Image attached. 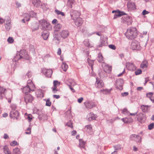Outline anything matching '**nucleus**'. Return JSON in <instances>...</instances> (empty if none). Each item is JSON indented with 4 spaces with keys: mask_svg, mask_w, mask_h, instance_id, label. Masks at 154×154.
Masks as SVG:
<instances>
[{
    "mask_svg": "<svg viewBox=\"0 0 154 154\" xmlns=\"http://www.w3.org/2000/svg\"><path fill=\"white\" fill-rule=\"evenodd\" d=\"M22 59L27 60L29 59V55L27 54L26 51L24 49L21 50L19 52L18 51L13 60L17 61Z\"/></svg>",
    "mask_w": 154,
    "mask_h": 154,
    "instance_id": "nucleus-1",
    "label": "nucleus"
},
{
    "mask_svg": "<svg viewBox=\"0 0 154 154\" xmlns=\"http://www.w3.org/2000/svg\"><path fill=\"white\" fill-rule=\"evenodd\" d=\"M70 13L72 18H76L75 22V24L78 26L82 25L83 23V20L82 18L79 17L80 15L79 13L76 11L71 10Z\"/></svg>",
    "mask_w": 154,
    "mask_h": 154,
    "instance_id": "nucleus-2",
    "label": "nucleus"
},
{
    "mask_svg": "<svg viewBox=\"0 0 154 154\" xmlns=\"http://www.w3.org/2000/svg\"><path fill=\"white\" fill-rule=\"evenodd\" d=\"M125 34L128 39L132 40L136 37L137 35V29L133 27L128 29Z\"/></svg>",
    "mask_w": 154,
    "mask_h": 154,
    "instance_id": "nucleus-3",
    "label": "nucleus"
},
{
    "mask_svg": "<svg viewBox=\"0 0 154 154\" xmlns=\"http://www.w3.org/2000/svg\"><path fill=\"white\" fill-rule=\"evenodd\" d=\"M35 88V85L33 84L32 81L30 80H29L27 81V85L23 88V92L25 94H27L30 92V91H34Z\"/></svg>",
    "mask_w": 154,
    "mask_h": 154,
    "instance_id": "nucleus-4",
    "label": "nucleus"
},
{
    "mask_svg": "<svg viewBox=\"0 0 154 154\" xmlns=\"http://www.w3.org/2000/svg\"><path fill=\"white\" fill-rule=\"evenodd\" d=\"M102 66L104 69V70L102 71L101 72H99L98 75L100 78H103L104 77L107 76V74L105 70L110 71H111V67L106 63H102Z\"/></svg>",
    "mask_w": 154,
    "mask_h": 154,
    "instance_id": "nucleus-5",
    "label": "nucleus"
},
{
    "mask_svg": "<svg viewBox=\"0 0 154 154\" xmlns=\"http://www.w3.org/2000/svg\"><path fill=\"white\" fill-rule=\"evenodd\" d=\"M131 48L133 50H140L141 48L140 44L138 42L134 41L132 42L131 44Z\"/></svg>",
    "mask_w": 154,
    "mask_h": 154,
    "instance_id": "nucleus-6",
    "label": "nucleus"
},
{
    "mask_svg": "<svg viewBox=\"0 0 154 154\" xmlns=\"http://www.w3.org/2000/svg\"><path fill=\"white\" fill-rule=\"evenodd\" d=\"M130 139L131 140H133L137 142H140L141 141V137L138 135L132 134L130 137Z\"/></svg>",
    "mask_w": 154,
    "mask_h": 154,
    "instance_id": "nucleus-7",
    "label": "nucleus"
},
{
    "mask_svg": "<svg viewBox=\"0 0 154 154\" xmlns=\"http://www.w3.org/2000/svg\"><path fill=\"white\" fill-rule=\"evenodd\" d=\"M107 38L106 36L101 35L100 37V43L98 46L99 47H101L106 45L107 44Z\"/></svg>",
    "mask_w": 154,
    "mask_h": 154,
    "instance_id": "nucleus-8",
    "label": "nucleus"
},
{
    "mask_svg": "<svg viewBox=\"0 0 154 154\" xmlns=\"http://www.w3.org/2000/svg\"><path fill=\"white\" fill-rule=\"evenodd\" d=\"M6 23H5V28L7 31H9L11 27V20L10 18L8 17L5 21Z\"/></svg>",
    "mask_w": 154,
    "mask_h": 154,
    "instance_id": "nucleus-9",
    "label": "nucleus"
},
{
    "mask_svg": "<svg viewBox=\"0 0 154 154\" xmlns=\"http://www.w3.org/2000/svg\"><path fill=\"white\" fill-rule=\"evenodd\" d=\"M42 72L45 74L46 77H50L52 73V71L51 69H43L42 70Z\"/></svg>",
    "mask_w": 154,
    "mask_h": 154,
    "instance_id": "nucleus-10",
    "label": "nucleus"
},
{
    "mask_svg": "<svg viewBox=\"0 0 154 154\" xmlns=\"http://www.w3.org/2000/svg\"><path fill=\"white\" fill-rule=\"evenodd\" d=\"M69 32L67 30H63L60 32V35L61 37L65 39L69 36Z\"/></svg>",
    "mask_w": 154,
    "mask_h": 154,
    "instance_id": "nucleus-11",
    "label": "nucleus"
},
{
    "mask_svg": "<svg viewBox=\"0 0 154 154\" xmlns=\"http://www.w3.org/2000/svg\"><path fill=\"white\" fill-rule=\"evenodd\" d=\"M96 80L95 85L98 88H102L104 85V83L102 81L97 77L96 78Z\"/></svg>",
    "mask_w": 154,
    "mask_h": 154,
    "instance_id": "nucleus-12",
    "label": "nucleus"
},
{
    "mask_svg": "<svg viewBox=\"0 0 154 154\" xmlns=\"http://www.w3.org/2000/svg\"><path fill=\"white\" fill-rule=\"evenodd\" d=\"M34 98L30 94H28L25 96L24 101L26 104L29 103H31L33 100Z\"/></svg>",
    "mask_w": 154,
    "mask_h": 154,
    "instance_id": "nucleus-13",
    "label": "nucleus"
},
{
    "mask_svg": "<svg viewBox=\"0 0 154 154\" xmlns=\"http://www.w3.org/2000/svg\"><path fill=\"white\" fill-rule=\"evenodd\" d=\"M126 67L130 71H134L136 69V67L133 63H128L126 65Z\"/></svg>",
    "mask_w": 154,
    "mask_h": 154,
    "instance_id": "nucleus-14",
    "label": "nucleus"
},
{
    "mask_svg": "<svg viewBox=\"0 0 154 154\" xmlns=\"http://www.w3.org/2000/svg\"><path fill=\"white\" fill-rule=\"evenodd\" d=\"M84 104L86 107L89 109L92 108L95 106L94 103L92 101H88L85 102Z\"/></svg>",
    "mask_w": 154,
    "mask_h": 154,
    "instance_id": "nucleus-15",
    "label": "nucleus"
},
{
    "mask_svg": "<svg viewBox=\"0 0 154 154\" xmlns=\"http://www.w3.org/2000/svg\"><path fill=\"white\" fill-rule=\"evenodd\" d=\"M123 83V80L121 79H119L116 80L115 82L116 87L118 88H119V87L122 88Z\"/></svg>",
    "mask_w": 154,
    "mask_h": 154,
    "instance_id": "nucleus-16",
    "label": "nucleus"
},
{
    "mask_svg": "<svg viewBox=\"0 0 154 154\" xmlns=\"http://www.w3.org/2000/svg\"><path fill=\"white\" fill-rule=\"evenodd\" d=\"M127 7L128 10L130 11L134 10L136 8L134 2H129L128 3Z\"/></svg>",
    "mask_w": 154,
    "mask_h": 154,
    "instance_id": "nucleus-17",
    "label": "nucleus"
},
{
    "mask_svg": "<svg viewBox=\"0 0 154 154\" xmlns=\"http://www.w3.org/2000/svg\"><path fill=\"white\" fill-rule=\"evenodd\" d=\"M18 112L15 110H13L11 111L10 115L11 118H16L19 116Z\"/></svg>",
    "mask_w": 154,
    "mask_h": 154,
    "instance_id": "nucleus-18",
    "label": "nucleus"
},
{
    "mask_svg": "<svg viewBox=\"0 0 154 154\" xmlns=\"http://www.w3.org/2000/svg\"><path fill=\"white\" fill-rule=\"evenodd\" d=\"M49 34V32L48 30H45L42 32V36L43 38L47 40Z\"/></svg>",
    "mask_w": 154,
    "mask_h": 154,
    "instance_id": "nucleus-19",
    "label": "nucleus"
},
{
    "mask_svg": "<svg viewBox=\"0 0 154 154\" xmlns=\"http://www.w3.org/2000/svg\"><path fill=\"white\" fill-rule=\"evenodd\" d=\"M6 89L0 86V99H2L5 96V91Z\"/></svg>",
    "mask_w": 154,
    "mask_h": 154,
    "instance_id": "nucleus-20",
    "label": "nucleus"
},
{
    "mask_svg": "<svg viewBox=\"0 0 154 154\" xmlns=\"http://www.w3.org/2000/svg\"><path fill=\"white\" fill-rule=\"evenodd\" d=\"M150 107V106L149 105H142L140 106V108L143 112H147L149 110L148 108Z\"/></svg>",
    "mask_w": 154,
    "mask_h": 154,
    "instance_id": "nucleus-21",
    "label": "nucleus"
},
{
    "mask_svg": "<svg viewBox=\"0 0 154 154\" xmlns=\"http://www.w3.org/2000/svg\"><path fill=\"white\" fill-rule=\"evenodd\" d=\"M125 14V13L124 12L118 11L117 13H116L114 15L113 17V19H116V18L120 17L121 16Z\"/></svg>",
    "mask_w": 154,
    "mask_h": 154,
    "instance_id": "nucleus-22",
    "label": "nucleus"
},
{
    "mask_svg": "<svg viewBox=\"0 0 154 154\" xmlns=\"http://www.w3.org/2000/svg\"><path fill=\"white\" fill-rule=\"evenodd\" d=\"M32 2L34 6L36 7H39L40 6V0H32Z\"/></svg>",
    "mask_w": 154,
    "mask_h": 154,
    "instance_id": "nucleus-23",
    "label": "nucleus"
},
{
    "mask_svg": "<svg viewBox=\"0 0 154 154\" xmlns=\"http://www.w3.org/2000/svg\"><path fill=\"white\" fill-rule=\"evenodd\" d=\"M79 147L81 148H84L85 149V142L82 139H79Z\"/></svg>",
    "mask_w": 154,
    "mask_h": 154,
    "instance_id": "nucleus-24",
    "label": "nucleus"
},
{
    "mask_svg": "<svg viewBox=\"0 0 154 154\" xmlns=\"http://www.w3.org/2000/svg\"><path fill=\"white\" fill-rule=\"evenodd\" d=\"M148 61L146 60H144L140 64V67L141 68H147L148 67Z\"/></svg>",
    "mask_w": 154,
    "mask_h": 154,
    "instance_id": "nucleus-25",
    "label": "nucleus"
},
{
    "mask_svg": "<svg viewBox=\"0 0 154 154\" xmlns=\"http://www.w3.org/2000/svg\"><path fill=\"white\" fill-rule=\"evenodd\" d=\"M97 60L99 63H103L104 62L103 58L101 53H98Z\"/></svg>",
    "mask_w": 154,
    "mask_h": 154,
    "instance_id": "nucleus-26",
    "label": "nucleus"
},
{
    "mask_svg": "<svg viewBox=\"0 0 154 154\" xmlns=\"http://www.w3.org/2000/svg\"><path fill=\"white\" fill-rule=\"evenodd\" d=\"M85 129V130L89 133H91L92 132L93 129L91 125H86Z\"/></svg>",
    "mask_w": 154,
    "mask_h": 154,
    "instance_id": "nucleus-27",
    "label": "nucleus"
},
{
    "mask_svg": "<svg viewBox=\"0 0 154 154\" xmlns=\"http://www.w3.org/2000/svg\"><path fill=\"white\" fill-rule=\"evenodd\" d=\"M89 117L88 118V119L89 121L95 120L97 117V116L91 113L89 114Z\"/></svg>",
    "mask_w": 154,
    "mask_h": 154,
    "instance_id": "nucleus-28",
    "label": "nucleus"
},
{
    "mask_svg": "<svg viewBox=\"0 0 154 154\" xmlns=\"http://www.w3.org/2000/svg\"><path fill=\"white\" fill-rule=\"evenodd\" d=\"M38 119L41 120H45L48 119V116L45 114H42L38 116Z\"/></svg>",
    "mask_w": 154,
    "mask_h": 154,
    "instance_id": "nucleus-29",
    "label": "nucleus"
},
{
    "mask_svg": "<svg viewBox=\"0 0 154 154\" xmlns=\"http://www.w3.org/2000/svg\"><path fill=\"white\" fill-rule=\"evenodd\" d=\"M47 22L44 19L41 20L39 21L40 24L42 26V28H41L42 29L43 28L45 27V26Z\"/></svg>",
    "mask_w": 154,
    "mask_h": 154,
    "instance_id": "nucleus-30",
    "label": "nucleus"
},
{
    "mask_svg": "<svg viewBox=\"0 0 154 154\" xmlns=\"http://www.w3.org/2000/svg\"><path fill=\"white\" fill-rule=\"evenodd\" d=\"M54 28L55 31H58L62 28V25L59 23L57 24L54 26Z\"/></svg>",
    "mask_w": 154,
    "mask_h": 154,
    "instance_id": "nucleus-31",
    "label": "nucleus"
},
{
    "mask_svg": "<svg viewBox=\"0 0 154 154\" xmlns=\"http://www.w3.org/2000/svg\"><path fill=\"white\" fill-rule=\"evenodd\" d=\"M122 120L125 123H129L133 121V119L130 118L129 120V119L126 118H122Z\"/></svg>",
    "mask_w": 154,
    "mask_h": 154,
    "instance_id": "nucleus-32",
    "label": "nucleus"
},
{
    "mask_svg": "<svg viewBox=\"0 0 154 154\" xmlns=\"http://www.w3.org/2000/svg\"><path fill=\"white\" fill-rule=\"evenodd\" d=\"M4 152L5 154H11L7 146H5L3 148Z\"/></svg>",
    "mask_w": 154,
    "mask_h": 154,
    "instance_id": "nucleus-33",
    "label": "nucleus"
},
{
    "mask_svg": "<svg viewBox=\"0 0 154 154\" xmlns=\"http://www.w3.org/2000/svg\"><path fill=\"white\" fill-rule=\"evenodd\" d=\"M124 18V20L128 23H131L132 22V18L130 16H127Z\"/></svg>",
    "mask_w": 154,
    "mask_h": 154,
    "instance_id": "nucleus-34",
    "label": "nucleus"
},
{
    "mask_svg": "<svg viewBox=\"0 0 154 154\" xmlns=\"http://www.w3.org/2000/svg\"><path fill=\"white\" fill-rule=\"evenodd\" d=\"M21 153L20 149L17 147L13 149L12 154H20Z\"/></svg>",
    "mask_w": 154,
    "mask_h": 154,
    "instance_id": "nucleus-35",
    "label": "nucleus"
},
{
    "mask_svg": "<svg viewBox=\"0 0 154 154\" xmlns=\"http://www.w3.org/2000/svg\"><path fill=\"white\" fill-rule=\"evenodd\" d=\"M39 28V26L36 23H34L32 26V29L33 31H35L38 29Z\"/></svg>",
    "mask_w": 154,
    "mask_h": 154,
    "instance_id": "nucleus-36",
    "label": "nucleus"
},
{
    "mask_svg": "<svg viewBox=\"0 0 154 154\" xmlns=\"http://www.w3.org/2000/svg\"><path fill=\"white\" fill-rule=\"evenodd\" d=\"M23 16L25 20L26 21H29V20L30 17L29 14L27 13H25L23 14Z\"/></svg>",
    "mask_w": 154,
    "mask_h": 154,
    "instance_id": "nucleus-37",
    "label": "nucleus"
},
{
    "mask_svg": "<svg viewBox=\"0 0 154 154\" xmlns=\"http://www.w3.org/2000/svg\"><path fill=\"white\" fill-rule=\"evenodd\" d=\"M68 65L65 63L63 62L62 64V67L63 71H66L68 68Z\"/></svg>",
    "mask_w": 154,
    "mask_h": 154,
    "instance_id": "nucleus-38",
    "label": "nucleus"
},
{
    "mask_svg": "<svg viewBox=\"0 0 154 154\" xmlns=\"http://www.w3.org/2000/svg\"><path fill=\"white\" fill-rule=\"evenodd\" d=\"M50 29V24L48 23L47 22L46 23V24L45 26V27L43 28L42 29H43L45 30H49V29Z\"/></svg>",
    "mask_w": 154,
    "mask_h": 154,
    "instance_id": "nucleus-39",
    "label": "nucleus"
},
{
    "mask_svg": "<svg viewBox=\"0 0 154 154\" xmlns=\"http://www.w3.org/2000/svg\"><path fill=\"white\" fill-rule=\"evenodd\" d=\"M54 86L52 88H57L58 86L60 85V82L57 81H54L53 82Z\"/></svg>",
    "mask_w": 154,
    "mask_h": 154,
    "instance_id": "nucleus-40",
    "label": "nucleus"
},
{
    "mask_svg": "<svg viewBox=\"0 0 154 154\" xmlns=\"http://www.w3.org/2000/svg\"><path fill=\"white\" fill-rule=\"evenodd\" d=\"M43 90H40L38 91V97H44L43 91Z\"/></svg>",
    "mask_w": 154,
    "mask_h": 154,
    "instance_id": "nucleus-41",
    "label": "nucleus"
},
{
    "mask_svg": "<svg viewBox=\"0 0 154 154\" xmlns=\"http://www.w3.org/2000/svg\"><path fill=\"white\" fill-rule=\"evenodd\" d=\"M112 90V89H106L105 90H101V91H103V93H104L106 94H109L111 91Z\"/></svg>",
    "mask_w": 154,
    "mask_h": 154,
    "instance_id": "nucleus-42",
    "label": "nucleus"
},
{
    "mask_svg": "<svg viewBox=\"0 0 154 154\" xmlns=\"http://www.w3.org/2000/svg\"><path fill=\"white\" fill-rule=\"evenodd\" d=\"M25 115H26L27 116V117L26 118H27L29 122H30L32 120V116L31 114H28L27 113H25Z\"/></svg>",
    "mask_w": 154,
    "mask_h": 154,
    "instance_id": "nucleus-43",
    "label": "nucleus"
},
{
    "mask_svg": "<svg viewBox=\"0 0 154 154\" xmlns=\"http://www.w3.org/2000/svg\"><path fill=\"white\" fill-rule=\"evenodd\" d=\"M69 82L70 84L69 85H71V86H74L76 85L75 81L73 79L69 80Z\"/></svg>",
    "mask_w": 154,
    "mask_h": 154,
    "instance_id": "nucleus-44",
    "label": "nucleus"
},
{
    "mask_svg": "<svg viewBox=\"0 0 154 154\" xmlns=\"http://www.w3.org/2000/svg\"><path fill=\"white\" fill-rule=\"evenodd\" d=\"M29 15L31 17H36V14L33 11H31L29 12Z\"/></svg>",
    "mask_w": 154,
    "mask_h": 154,
    "instance_id": "nucleus-45",
    "label": "nucleus"
},
{
    "mask_svg": "<svg viewBox=\"0 0 154 154\" xmlns=\"http://www.w3.org/2000/svg\"><path fill=\"white\" fill-rule=\"evenodd\" d=\"M73 0H68L67 3L68 7L70 8H72V4Z\"/></svg>",
    "mask_w": 154,
    "mask_h": 154,
    "instance_id": "nucleus-46",
    "label": "nucleus"
},
{
    "mask_svg": "<svg viewBox=\"0 0 154 154\" xmlns=\"http://www.w3.org/2000/svg\"><path fill=\"white\" fill-rule=\"evenodd\" d=\"M137 119L138 121H139L140 122H143V115H139L138 116V117L137 118Z\"/></svg>",
    "mask_w": 154,
    "mask_h": 154,
    "instance_id": "nucleus-47",
    "label": "nucleus"
},
{
    "mask_svg": "<svg viewBox=\"0 0 154 154\" xmlns=\"http://www.w3.org/2000/svg\"><path fill=\"white\" fill-rule=\"evenodd\" d=\"M154 127V124L153 123H150L148 125V128L149 130L152 129Z\"/></svg>",
    "mask_w": 154,
    "mask_h": 154,
    "instance_id": "nucleus-48",
    "label": "nucleus"
},
{
    "mask_svg": "<svg viewBox=\"0 0 154 154\" xmlns=\"http://www.w3.org/2000/svg\"><path fill=\"white\" fill-rule=\"evenodd\" d=\"M51 103L50 100V99H47L46 101V105L48 106H50L51 105Z\"/></svg>",
    "mask_w": 154,
    "mask_h": 154,
    "instance_id": "nucleus-49",
    "label": "nucleus"
},
{
    "mask_svg": "<svg viewBox=\"0 0 154 154\" xmlns=\"http://www.w3.org/2000/svg\"><path fill=\"white\" fill-rule=\"evenodd\" d=\"M18 143L16 141H13L10 143V145L12 146H14L16 145H18Z\"/></svg>",
    "mask_w": 154,
    "mask_h": 154,
    "instance_id": "nucleus-50",
    "label": "nucleus"
},
{
    "mask_svg": "<svg viewBox=\"0 0 154 154\" xmlns=\"http://www.w3.org/2000/svg\"><path fill=\"white\" fill-rule=\"evenodd\" d=\"M153 95V93L152 92H149L146 94V97H149L150 99L152 97Z\"/></svg>",
    "mask_w": 154,
    "mask_h": 154,
    "instance_id": "nucleus-51",
    "label": "nucleus"
},
{
    "mask_svg": "<svg viewBox=\"0 0 154 154\" xmlns=\"http://www.w3.org/2000/svg\"><path fill=\"white\" fill-rule=\"evenodd\" d=\"M72 123V122L70 121L69 122H67L66 124V125L68 126V127L71 128H73Z\"/></svg>",
    "mask_w": 154,
    "mask_h": 154,
    "instance_id": "nucleus-52",
    "label": "nucleus"
},
{
    "mask_svg": "<svg viewBox=\"0 0 154 154\" xmlns=\"http://www.w3.org/2000/svg\"><path fill=\"white\" fill-rule=\"evenodd\" d=\"M53 40L57 43H59L60 42L59 39L56 36L54 37Z\"/></svg>",
    "mask_w": 154,
    "mask_h": 154,
    "instance_id": "nucleus-53",
    "label": "nucleus"
},
{
    "mask_svg": "<svg viewBox=\"0 0 154 154\" xmlns=\"http://www.w3.org/2000/svg\"><path fill=\"white\" fill-rule=\"evenodd\" d=\"M142 72V71L140 69H138L135 72V73L136 75L140 74Z\"/></svg>",
    "mask_w": 154,
    "mask_h": 154,
    "instance_id": "nucleus-54",
    "label": "nucleus"
},
{
    "mask_svg": "<svg viewBox=\"0 0 154 154\" xmlns=\"http://www.w3.org/2000/svg\"><path fill=\"white\" fill-rule=\"evenodd\" d=\"M7 41L8 42L10 43H12L14 42L13 38L11 37H9Z\"/></svg>",
    "mask_w": 154,
    "mask_h": 154,
    "instance_id": "nucleus-55",
    "label": "nucleus"
},
{
    "mask_svg": "<svg viewBox=\"0 0 154 154\" xmlns=\"http://www.w3.org/2000/svg\"><path fill=\"white\" fill-rule=\"evenodd\" d=\"M109 47L110 48L113 50H115L116 48V46L112 44L109 45Z\"/></svg>",
    "mask_w": 154,
    "mask_h": 154,
    "instance_id": "nucleus-56",
    "label": "nucleus"
},
{
    "mask_svg": "<svg viewBox=\"0 0 154 154\" xmlns=\"http://www.w3.org/2000/svg\"><path fill=\"white\" fill-rule=\"evenodd\" d=\"M127 109L126 108L124 109L122 111V113L125 114H126L129 112Z\"/></svg>",
    "mask_w": 154,
    "mask_h": 154,
    "instance_id": "nucleus-57",
    "label": "nucleus"
},
{
    "mask_svg": "<svg viewBox=\"0 0 154 154\" xmlns=\"http://www.w3.org/2000/svg\"><path fill=\"white\" fill-rule=\"evenodd\" d=\"M26 76L29 78L31 77V74L30 71H28L26 75Z\"/></svg>",
    "mask_w": 154,
    "mask_h": 154,
    "instance_id": "nucleus-58",
    "label": "nucleus"
},
{
    "mask_svg": "<svg viewBox=\"0 0 154 154\" xmlns=\"http://www.w3.org/2000/svg\"><path fill=\"white\" fill-rule=\"evenodd\" d=\"M52 92L53 93H56L58 91V90L57 89V88H52Z\"/></svg>",
    "mask_w": 154,
    "mask_h": 154,
    "instance_id": "nucleus-59",
    "label": "nucleus"
},
{
    "mask_svg": "<svg viewBox=\"0 0 154 154\" xmlns=\"http://www.w3.org/2000/svg\"><path fill=\"white\" fill-rule=\"evenodd\" d=\"M68 86H69V88L70 89L71 91L73 92L74 93L75 92V90L72 88V86L71 85H68Z\"/></svg>",
    "mask_w": 154,
    "mask_h": 154,
    "instance_id": "nucleus-60",
    "label": "nucleus"
},
{
    "mask_svg": "<svg viewBox=\"0 0 154 154\" xmlns=\"http://www.w3.org/2000/svg\"><path fill=\"white\" fill-rule=\"evenodd\" d=\"M128 94V92H125L124 93H122L121 95L122 96L124 97L125 96H127Z\"/></svg>",
    "mask_w": 154,
    "mask_h": 154,
    "instance_id": "nucleus-61",
    "label": "nucleus"
},
{
    "mask_svg": "<svg viewBox=\"0 0 154 154\" xmlns=\"http://www.w3.org/2000/svg\"><path fill=\"white\" fill-rule=\"evenodd\" d=\"M149 13V12L148 11H147L146 10H144L143 11L142 14L143 15H145L148 14Z\"/></svg>",
    "mask_w": 154,
    "mask_h": 154,
    "instance_id": "nucleus-62",
    "label": "nucleus"
},
{
    "mask_svg": "<svg viewBox=\"0 0 154 154\" xmlns=\"http://www.w3.org/2000/svg\"><path fill=\"white\" fill-rule=\"evenodd\" d=\"M83 100V98L82 97H81L80 98H79L78 99V101L79 103H82V101Z\"/></svg>",
    "mask_w": 154,
    "mask_h": 154,
    "instance_id": "nucleus-63",
    "label": "nucleus"
},
{
    "mask_svg": "<svg viewBox=\"0 0 154 154\" xmlns=\"http://www.w3.org/2000/svg\"><path fill=\"white\" fill-rule=\"evenodd\" d=\"M53 98H55L56 99H58L60 98V96L59 95H53Z\"/></svg>",
    "mask_w": 154,
    "mask_h": 154,
    "instance_id": "nucleus-64",
    "label": "nucleus"
}]
</instances>
